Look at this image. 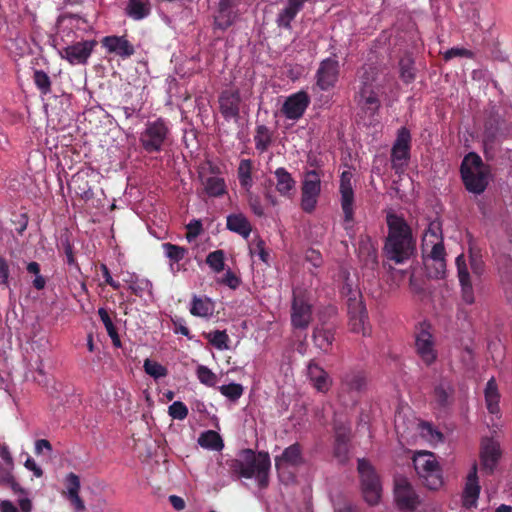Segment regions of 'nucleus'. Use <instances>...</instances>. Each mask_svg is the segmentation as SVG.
Instances as JSON below:
<instances>
[{"instance_id": "nucleus-1", "label": "nucleus", "mask_w": 512, "mask_h": 512, "mask_svg": "<svg viewBox=\"0 0 512 512\" xmlns=\"http://www.w3.org/2000/svg\"><path fill=\"white\" fill-rule=\"evenodd\" d=\"M228 471L233 479L254 478L260 489H266L270 483L271 459L266 451L241 449L237 457L227 460Z\"/></svg>"}, {"instance_id": "nucleus-2", "label": "nucleus", "mask_w": 512, "mask_h": 512, "mask_svg": "<svg viewBox=\"0 0 512 512\" xmlns=\"http://www.w3.org/2000/svg\"><path fill=\"white\" fill-rule=\"evenodd\" d=\"M388 234L383 251L387 258L400 264L408 260L416 250V240L406 220L395 213L386 216Z\"/></svg>"}, {"instance_id": "nucleus-3", "label": "nucleus", "mask_w": 512, "mask_h": 512, "mask_svg": "<svg viewBox=\"0 0 512 512\" xmlns=\"http://www.w3.org/2000/svg\"><path fill=\"white\" fill-rule=\"evenodd\" d=\"M484 144H493L512 137V106L492 105L485 110Z\"/></svg>"}, {"instance_id": "nucleus-4", "label": "nucleus", "mask_w": 512, "mask_h": 512, "mask_svg": "<svg viewBox=\"0 0 512 512\" xmlns=\"http://www.w3.org/2000/svg\"><path fill=\"white\" fill-rule=\"evenodd\" d=\"M462 182L467 191L482 194L489 184L490 167L475 152H469L460 165Z\"/></svg>"}, {"instance_id": "nucleus-5", "label": "nucleus", "mask_w": 512, "mask_h": 512, "mask_svg": "<svg viewBox=\"0 0 512 512\" xmlns=\"http://www.w3.org/2000/svg\"><path fill=\"white\" fill-rule=\"evenodd\" d=\"M357 470L360 476L361 489L365 501L371 506L377 505L382 492L379 475L366 459H358Z\"/></svg>"}, {"instance_id": "nucleus-6", "label": "nucleus", "mask_w": 512, "mask_h": 512, "mask_svg": "<svg viewBox=\"0 0 512 512\" xmlns=\"http://www.w3.org/2000/svg\"><path fill=\"white\" fill-rule=\"evenodd\" d=\"M169 134L170 129L167 122L163 118H157L155 121L146 123L139 141L146 152L157 153L162 151Z\"/></svg>"}, {"instance_id": "nucleus-7", "label": "nucleus", "mask_w": 512, "mask_h": 512, "mask_svg": "<svg viewBox=\"0 0 512 512\" xmlns=\"http://www.w3.org/2000/svg\"><path fill=\"white\" fill-rule=\"evenodd\" d=\"M334 445L333 455L340 462L348 460L350 442L352 439L351 423L342 417H336L333 421Z\"/></svg>"}, {"instance_id": "nucleus-8", "label": "nucleus", "mask_w": 512, "mask_h": 512, "mask_svg": "<svg viewBox=\"0 0 512 512\" xmlns=\"http://www.w3.org/2000/svg\"><path fill=\"white\" fill-rule=\"evenodd\" d=\"M321 192V173L309 170L305 173L301 187V208L306 213H312L317 205Z\"/></svg>"}, {"instance_id": "nucleus-9", "label": "nucleus", "mask_w": 512, "mask_h": 512, "mask_svg": "<svg viewBox=\"0 0 512 512\" xmlns=\"http://www.w3.org/2000/svg\"><path fill=\"white\" fill-rule=\"evenodd\" d=\"M415 349L426 366H431L437 360L438 353L429 324H420L419 330L415 334Z\"/></svg>"}, {"instance_id": "nucleus-10", "label": "nucleus", "mask_w": 512, "mask_h": 512, "mask_svg": "<svg viewBox=\"0 0 512 512\" xmlns=\"http://www.w3.org/2000/svg\"><path fill=\"white\" fill-rule=\"evenodd\" d=\"M340 65L336 55L323 59L315 74L316 87L321 91L332 89L338 82Z\"/></svg>"}, {"instance_id": "nucleus-11", "label": "nucleus", "mask_w": 512, "mask_h": 512, "mask_svg": "<svg viewBox=\"0 0 512 512\" xmlns=\"http://www.w3.org/2000/svg\"><path fill=\"white\" fill-rule=\"evenodd\" d=\"M312 320V306L304 293L293 291L291 324L296 329H306Z\"/></svg>"}, {"instance_id": "nucleus-12", "label": "nucleus", "mask_w": 512, "mask_h": 512, "mask_svg": "<svg viewBox=\"0 0 512 512\" xmlns=\"http://www.w3.org/2000/svg\"><path fill=\"white\" fill-rule=\"evenodd\" d=\"M367 386V377L363 369L350 367L340 375V393L356 394L362 393Z\"/></svg>"}, {"instance_id": "nucleus-13", "label": "nucleus", "mask_w": 512, "mask_h": 512, "mask_svg": "<svg viewBox=\"0 0 512 512\" xmlns=\"http://www.w3.org/2000/svg\"><path fill=\"white\" fill-rule=\"evenodd\" d=\"M96 45L95 40L79 41L62 48L59 54L61 58L66 59L72 65L86 64Z\"/></svg>"}, {"instance_id": "nucleus-14", "label": "nucleus", "mask_w": 512, "mask_h": 512, "mask_svg": "<svg viewBox=\"0 0 512 512\" xmlns=\"http://www.w3.org/2000/svg\"><path fill=\"white\" fill-rule=\"evenodd\" d=\"M455 401V388L450 380L441 378L434 386L432 392V404L434 408L446 412Z\"/></svg>"}, {"instance_id": "nucleus-15", "label": "nucleus", "mask_w": 512, "mask_h": 512, "mask_svg": "<svg viewBox=\"0 0 512 512\" xmlns=\"http://www.w3.org/2000/svg\"><path fill=\"white\" fill-rule=\"evenodd\" d=\"M394 494L397 506L401 510L412 512L420 503L418 495L405 478L396 480Z\"/></svg>"}, {"instance_id": "nucleus-16", "label": "nucleus", "mask_w": 512, "mask_h": 512, "mask_svg": "<svg viewBox=\"0 0 512 512\" xmlns=\"http://www.w3.org/2000/svg\"><path fill=\"white\" fill-rule=\"evenodd\" d=\"M347 311L350 319V325L353 332H362L366 335L365 322L368 319L367 310L361 300V296L349 297L347 300Z\"/></svg>"}, {"instance_id": "nucleus-17", "label": "nucleus", "mask_w": 512, "mask_h": 512, "mask_svg": "<svg viewBox=\"0 0 512 512\" xmlns=\"http://www.w3.org/2000/svg\"><path fill=\"white\" fill-rule=\"evenodd\" d=\"M502 455L500 444L493 438H484L481 442L480 461L482 469L488 474L494 472Z\"/></svg>"}, {"instance_id": "nucleus-18", "label": "nucleus", "mask_w": 512, "mask_h": 512, "mask_svg": "<svg viewBox=\"0 0 512 512\" xmlns=\"http://www.w3.org/2000/svg\"><path fill=\"white\" fill-rule=\"evenodd\" d=\"M455 263L461 287V298L466 304L472 305L475 302V295L464 254L458 255Z\"/></svg>"}, {"instance_id": "nucleus-19", "label": "nucleus", "mask_w": 512, "mask_h": 512, "mask_svg": "<svg viewBox=\"0 0 512 512\" xmlns=\"http://www.w3.org/2000/svg\"><path fill=\"white\" fill-rule=\"evenodd\" d=\"M241 97L238 89H226L219 96V108L226 119H237L240 114Z\"/></svg>"}, {"instance_id": "nucleus-20", "label": "nucleus", "mask_w": 512, "mask_h": 512, "mask_svg": "<svg viewBox=\"0 0 512 512\" xmlns=\"http://www.w3.org/2000/svg\"><path fill=\"white\" fill-rule=\"evenodd\" d=\"M309 103V95L305 91H299L292 94L285 100L282 106V112L286 118L298 120L303 116Z\"/></svg>"}, {"instance_id": "nucleus-21", "label": "nucleus", "mask_w": 512, "mask_h": 512, "mask_svg": "<svg viewBox=\"0 0 512 512\" xmlns=\"http://www.w3.org/2000/svg\"><path fill=\"white\" fill-rule=\"evenodd\" d=\"M339 191L341 194V208L344 213V222L351 223L354 221V192L348 172H343L341 175Z\"/></svg>"}, {"instance_id": "nucleus-22", "label": "nucleus", "mask_w": 512, "mask_h": 512, "mask_svg": "<svg viewBox=\"0 0 512 512\" xmlns=\"http://www.w3.org/2000/svg\"><path fill=\"white\" fill-rule=\"evenodd\" d=\"M237 18L236 5L232 0H220L214 15V27L226 30L232 26Z\"/></svg>"}, {"instance_id": "nucleus-23", "label": "nucleus", "mask_w": 512, "mask_h": 512, "mask_svg": "<svg viewBox=\"0 0 512 512\" xmlns=\"http://www.w3.org/2000/svg\"><path fill=\"white\" fill-rule=\"evenodd\" d=\"M336 324L333 322L321 323L313 330V342L317 348L329 353L335 340Z\"/></svg>"}, {"instance_id": "nucleus-24", "label": "nucleus", "mask_w": 512, "mask_h": 512, "mask_svg": "<svg viewBox=\"0 0 512 512\" xmlns=\"http://www.w3.org/2000/svg\"><path fill=\"white\" fill-rule=\"evenodd\" d=\"M304 462L302 447L296 442L285 448L281 455L275 457V468L277 471H281L287 466H301Z\"/></svg>"}, {"instance_id": "nucleus-25", "label": "nucleus", "mask_w": 512, "mask_h": 512, "mask_svg": "<svg viewBox=\"0 0 512 512\" xmlns=\"http://www.w3.org/2000/svg\"><path fill=\"white\" fill-rule=\"evenodd\" d=\"M109 53L115 54L123 59L131 57L135 53L134 46L125 36H106L101 41Z\"/></svg>"}, {"instance_id": "nucleus-26", "label": "nucleus", "mask_w": 512, "mask_h": 512, "mask_svg": "<svg viewBox=\"0 0 512 512\" xmlns=\"http://www.w3.org/2000/svg\"><path fill=\"white\" fill-rule=\"evenodd\" d=\"M307 0H287L284 8L278 13L276 24L279 28L291 29V22L303 9Z\"/></svg>"}, {"instance_id": "nucleus-27", "label": "nucleus", "mask_w": 512, "mask_h": 512, "mask_svg": "<svg viewBox=\"0 0 512 512\" xmlns=\"http://www.w3.org/2000/svg\"><path fill=\"white\" fill-rule=\"evenodd\" d=\"M65 486L67 492L65 493L67 499L76 511L82 512L86 509L84 501L79 496L81 488L80 478L73 472H70L65 478Z\"/></svg>"}, {"instance_id": "nucleus-28", "label": "nucleus", "mask_w": 512, "mask_h": 512, "mask_svg": "<svg viewBox=\"0 0 512 512\" xmlns=\"http://www.w3.org/2000/svg\"><path fill=\"white\" fill-rule=\"evenodd\" d=\"M308 377L313 383V386L320 392H326L331 386V380L328 373L314 362L308 365Z\"/></svg>"}, {"instance_id": "nucleus-29", "label": "nucleus", "mask_w": 512, "mask_h": 512, "mask_svg": "<svg viewBox=\"0 0 512 512\" xmlns=\"http://www.w3.org/2000/svg\"><path fill=\"white\" fill-rule=\"evenodd\" d=\"M226 226L228 230L239 234L245 239H248L252 231V225L243 213L229 214L227 216Z\"/></svg>"}, {"instance_id": "nucleus-30", "label": "nucleus", "mask_w": 512, "mask_h": 512, "mask_svg": "<svg viewBox=\"0 0 512 512\" xmlns=\"http://www.w3.org/2000/svg\"><path fill=\"white\" fill-rule=\"evenodd\" d=\"M199 178L203 185V191L209 197H220L226 193V184L223 178L217 176L206 177L201 172Z\"/></svg>"}, {"instance_id": "nucleus-31", "label": "nucleus", "mask_w": 512, "mask_h": 512, "mask_svg": "<svg viewBox=\"0 0 512 512\" xmlns=\"http://www.w3.org/2000/svg\"><path fill=\"white\" fill-rule=\"evenodd\" d=\"M398 66L399 77L405 84H410L416 79L415 60L410 53H406L400 58Z\"/></svg>"}, {"instance_id": "nucleus-32", "label": "nucleus", "mask_w": 512, "mask_h": 512, "mask_svg": "<svg viewBox=\"0 0 512 512\" xmlns=\"http://www.w3.org/2000/svg\"><path fill=\"white\" fill-rule=\"evenodd\" d=\"M276 177V190L282 195L289 197L295 189L296 182L292 175L283 167L277 168L274 172Z\"/></svg>"}, {"instance_id": "nucleus-33", "label": "nucleus", "mask_w": 512, "mask_h": 512, "mask_svg": "<svg viewBox=\"0 0 512 512\" xmlns=\"http://www.w3.org/2000/svg\"><path fill=\"white\" fill-rule=\"evenodd\" d=\"M485 401L486 407L491 414H496L500 411L499 399L500 394L498 392L497 383L494 377L488 380L485 387Z\"/></svg>"}, {"instance_id": "nucleus-34", "label": "nucleus", "mask_w": 512, "mask_h": 512, "mask_svg": "<svg viewBox=\"0 0 512 512\" xmlns=\"http://www.w3.org/2000/svg\"><path fill=\"white\" fill-rule=\"evenodd\" d=\"M465 501L467 504L472 505L476 502L479 493L480 486L478 484V476H477V465L474 464L471 471L467 476V482L465 486Z\"/></svg>"}, {"instance_id": "nucleus-35", "label": "nucleus", "mask_w": 512, "mask_h": 512, "mask_svg": "<svg viewBox=\"0 0 512 512\" xmlns=\"http://www.w3.org/2000/svg\"><path fill=\"white\" fill-rule=\"evenodd\" d=\"M437 464L439 463L432 452H418L413 458V465L418 475L427 473L430 468H434Z\"/></svg>"}, {"instance_id": "nucleus-36", "label": "nucleus", "mask_w": 512, "mask_h": 512, "mask_svg": "<svg viewBox=\"0 0 512 512\" xmlns=\"http://www.w3.org/2000/svg\"><path fill=\"white\" fill-rule=\"evenodd\" d=\"M151 7L148 0H128L126 14L134 20H141L150 14Z\"/></svg>"}, {"instance_id": "nucleus-37", "label": "nucleus", "mask_w": 512, "mask_h": 512, "mask_svg": "<svg viewBox=\"0 0 512 512\" xmlns=\"http://www.w3.org/2000/svg\"><path fill=\"white\" fill-rule=\"evenodd\" d=\"M13 469L14 466H0V485L9 487L15 494L27 495V491L15 481Z\"/></svg>"}, {"instance_id": "nucleus-38", "label": "nucleus", "mask_w": 512, "mask_h": 512, "mask_svg": "<svg viewBox=\"0 0 512 512\" xmlns=\"http://www.w3.org/2000/svg\"><path fill=\"white\" fill-rule=\"evenodd\" d=\"M423 484L430 490H437L443 485L442 469L439 464L435 465L434 468H430L427 473L418 475Z\"/></svg>"}, {"instance_id": "nucleus-39", "label": "nucleus", "mask_w": 512, "mask_h": 512, "mask_svg": "<svg viewBox=\"0 0 512 512\" xmlns=\"http://www.w3.org/2000/svg\"><path fill=\"white\" fill-rule=\"evenodd\" d=\"M198 444L203 448L215 451H219L224 447L221 436L213 430L203 432L198 438Z\"/></svg>"}, {"instance_id": "nucleus-40", "label": "nucleus", "mask_w": 512, "mask_h": 512, "mask_svg": "<svg viewBox=\"0 0 512 512\" xmlns=\"http://www.w3.org/2000/svg\"><path fill=\"white\" fill-rule=\"evenodd\" d=\"M214 305L209 298L193 297L190 312L194 316L208 317L212 315Z\"/></svg>"}, {"instance_id": "nucleus-41", "label": "nucleus", "mask_w": 512, "mask_h": 512, "mask_svg": "<svg viewBox=\"0 0 512 512\" xmlns=\"http://www.w3.org/2000/svg\"><path fill=\"white\" fill-rule=\"evenodd\" d=\"M359 96V103L368 111H371V114L374 115L379 110L381 104L374 89H360Z\"/></svg>"}, {"instance_id": "nucleus-42", "label": "nucleus", "mask_w": 512, "mask_h": 512, "mask_svg": "<svg viewBox=\"0 0 512 512\" xmlns=\"http://www.w3.org/2000/svg\"><path fill=\"white\" fill-rule=\"evenodd\" d=\"M410 159V150L404 148L393 147L391 149L392 168L396 173H401L408 164Z\"/></svg>"}, {"instance_id": "nucleus-43", "label": "nucleus", "mask_w": 512, "mask_h": 512, "mask_svg": "<svg viewBox=\"0 0 512 512\" xmlns=\"http://www.w3.org/2000/svg\"><path fill=\"white\" fill-rule=\"evenodd\" d=\"M71 182L74 185L75 193L84 201L87 202L94 197V193L85 177L75 174L73 175Z\"/></svg>"}, {"instance_id": "nucleus-44", "label": "nucleus", "mask_w": 512, "mask_h": 512, "mask_svg": "<svg viewBox=\"0 0 512 512\" xmlns=\"http://www.w3.org/2000/svg\"><path fill=\"white\" fill-rule=\"evenodd\" d=\"M252 161L250 159H242L238 167V179L240 185L247 191L252 187Z\"/></svg>"}, {"instance_id": "nucleus-45", "label": "nucleus", "mask_w": 512, "mask_h": 512, "mask_svg": "<svg viewBox=\"0 0 512 512\" xmlns=\"http://www.w3.org/2000/svg\"><path fill=\"white\" fill-rule=\"evenodd\" d=\"M255 148L260 152H265L268 150L271 142L272 136L270 130L265 125H258L256 128V134L254 136Z\"/></svg>"}, {"instance_id": "nucleus-46", "label": "nucleus", "mask_w": 512, "mask_h": 512, "mask_svg": "<svg viewBox=\"0 0 512 512\" xmlns=\"http://www.w3.org/2000/svg\"><path fill=\"white\" fill-rule=\"evenodd\" d=\"M165 255L170 259L171 262L178 263L185 258L188 254V249L181 247L170 242L162 244Z\"/></svg>"}, {"instance_id": "nucleus-47", "label": "nucleus", "mask_w": 512, "mask_h": 512, "mask_svg": "<svg viewBox=\"0 0 512 512\" xmlns=\"http://www.w3.org/2000/svg\"><path fill=\"white\" fill-rule=\"evenodd\" d=\"M225 253L223 250L210 252L206 257V263L216 273H220L225 268Z\"/></svg>"}, {"instance_id": "nucleus-48", "label": "nucleus", "mask_w": 512, "mask_h": 512, "mask_svg": "<svg viewBox=\"0 0 512 512\" xmlns=\"http://www.w3.org/2000/svg\"><path fill=\"white\" fill-rule=\"evenodd\" d=\"M469 264L473 274L480 278L485 271V263L481 254L471 247L469 249Z\"/></svg>"}, {"instance_id": "nucleus-49", "label": "nucleus", "mask_w": 512, "mask_h": 512, "mask_svg": "<svg viewBox=\"0 0 512 512\" xmlns=\"http://www.w3.org/2000/svg\"><path fill=\"white\" fill-rule=\"evenodd\" d=\"M209 342L217 349H228L229 336L225 330H215L206 336Z\"/></svg>"}, {"instance_id": "nucleus-50", "label": "nucleus", "mask_w": 512, "mask_h": 512, "mask_svg": "<svg viewBox=\"0 0 512 512\" xmlns=\"http://www.w3.org/2000/svg\"><path fill=\"white\" fill-rule=\"evenodd\" d=\"M143 367L144 371L154 379L165 377L168 374V370L166 367L150 359H146L144 361Z\"/></svg>"}, {"instance_id": "nucleus-51", "label": "nucleus", "mask_w": 512, "mask_h": 512, "mask_svg": "<svg viewBox=\"0 0 512 512\" xmlns=\"http://www.w3.org/2000/svg\"><path fill=\"white\" fill-rule=\"evenodd\" d=\"M196 374L199 381L209 387H214L218 381L217 375L204 365L197 367Z\"/></svg>"}, {"instance_id": "nucleus-52", "label": "nucleus", "mask_w": 512, "mask_h": 512, "mask_svg": "<svg viewBox=\"0 0 512 512\" xmlns=\"http://www.w3.org/2000/svg\"><path fill=\"white\" fill-rule=\"evenodd\" d=\"M219 391L230 401L236 402L243 394V386L238 383H230L219 387Z\"/></svg>"}, {"instance_id": "nucleus-53", "label": "nucleus", "mask_w": 512, "mask_h": 512, "mask_svg": "<svg viewBox=\"0 0 512 512\" xmlns=\"http://www.w3.org/2000/svg\"><path fill=\"white\" fill-rule=\"evenodd\" d=\"M33 79L37 88L43 94H48L51 92V80L46 72H44L43 70H35Z\"/></svg>"}, {"instance_id": "nucleus-54", "label": "nucleus", "mask_w": 512, "mask_h": 512, "mask_svg": "<svg viewBox=\"0 0 512 512\" xmlns=\"http://www.w3.org/2000/svg\"><path fill=\"white\" fill-rule=\"evenodd\" d=\"M377 69L372 66L364 67L360 76V89H373V82L377 79Z\"/></svg>"}, {"instance_id": "nucleus-55", "label": "nucleus", "mask_w": 512, "mask_h": 512, "mask_svg": "<svg viewBox=\"0 0 512 512\" xmlns=\"http://www.w3.org/2000/svg\"><path fill=\"white\" fill-rule=\"evenodd\" d=\"M250 252L251 254L258 255L260 260L264 263H268L269 253L266 251L265 241L259 236H257L250 245Z\"/></svg>"}, {"instance_id": "nucleus-56", "label": "nucleus", "mask_w": 512, "mask_h": 512, "mask_svg": "<svg viewBox=\"0 0 512 512\" xmlns=\"http://www.w3.org/2000/svg\"><path fill=\"white\" fill-rule=\"evenodd\" d=\"M428 275L434 279H442L446 274V261H432V264L427 265Z\"/></svg>"}, {"instance_id": "nucleus-57", "label": "nucleus", "mask_w": 512, "mask_h": 512, "mask_svg": "<svg viewBox=\"0 0 512 512\" xmlns=\"http://www.w3.org/2000/svg\"><path fill=\"white\" fill-rule=\"evenodd\" d=\"M393 147L411 149V134L406 127H401L397 131V137L393 144Z\"/></svg>"}, {"instance_id": "nucleus-58", "label": "nucleus", "mask_w": 512, "mask_h": 512, "mask_svg": "<svg viewBox=\"0 0 512 512\" xmlns=\"http://www.w3.org/2000/svg\"><path fill=\"white\" fill-rule=\"evenodd\" d=\"M168 413L173 419L183 420L188 415V408L183 402L175 401L169 406Z\"/></svg>"}, {"instance_id": "nucleus-59", "label": "nucleus", "mask_w": 512, "mask_h": 512, "mask_svg": "<svg viewBox=\"0 0 512 512\" xmlns=\"http://www.w3.org/2000/svg\"><path fill=\"white\" fill-rule=\"evenodd\" d=\"M128 288L138 297H142L144 292L152 293V283L145 278H136V285L128 286Z\"/></svg>"}, {"instance_id": "nucleus-60", "label": "nucleus", "mask_w": 512, "mask_h": 512, "mask_svg": "<svg viewBox=\"0 0 512 512\" xmlns=\"http://www.w3.org/2000/svg\"><path fill=\"white\" fill-rule=\"evenodd\" d=\"M248 204H249L250 209L252 210V212L255 215H257L259 217H262L264 215V209L261 204V199L258 195L249 192L248 193Z\"/></svg>"}, {"instance_id": "nucleus-61", "label": "nucleus", "mask_w": 512, "mask_h": 512, "mask_svg": "<svg viewBox=\"0 0 512 512\" xmlns=\"http://www.w3.org/2000/svg\"><path fill=\"white\" fill-rule=\"evenodd\" d=\"M10 269L8 261L0 255V285L9 288Z\"/></svg>"}, {"instance_id": "nucleus-62", "label": "nucleus", "mask_w": 512, "mask_h": 512, "mask_svg": "<svg viewBox=\"0 0 512 512\" xmlns=\"http://www.w3.org/2000/svg\"><path fill=\"white\" fill-rule=\"evenodd\" d=\"M98 315H99L101 321L103 322L108 335L117 331V328L115 327L111 317L109 316L108 311L105 308H99Z\"/></svg>"}, {"instance_id": "nucleus-63", "label": "nucleus", "mask_w": 512, "mask_h": 512, "mask_svg": "<svg viewBox=\"0 0 512 512\" xmlns=\"http://www.w3.org/2000/svg\"><path fill=\"white\" fill-rule=\"evenodd\" d=\"M305 260L311 263L315 268H318L323 264V258L321 253L313 248H309L306 251Z\"/></svg>"}, {"instance_id": "nucleus-64", "label": "nucleus", "mask_w": 512, "mask_h": 512, "mask_svg": "<svg viewBox=\"0 0 512 512\" xmlns=\"http://www.w3.org/2000/svg\"><path fill=\"white\" fill-rule=\"evenodd\" d=\"M445 248L442 242L433 245L430 258L432 261L445 260Z\"/></svg>"}]
</instances>
